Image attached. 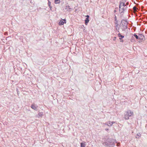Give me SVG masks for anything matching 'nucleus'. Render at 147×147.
<instances>
[{"mask_svg": "<svg viewBox=\"0 0 147 147\" xmlns=\"http://www.w3.org/2000/svg\"><path fill=\"white\" fill-rule=\"evenodd\" d=\"M126 5L123 2H120L119 6V11L121 13L123 12L127 8Z\"/></svg>", "mask_w": 147, "mask_h": 147, "instance_id": "obj_1", "label": "nucleus"}, {"mask_svg": "<svg viewBox=\"0 0 147 147\" xmlns=\"http://www.w3.org/2000/svg\"><path fill=\"white\" fill-rule=\"evenodd\" d=\"M133 115V112L130 110H128L125 112L124 117L125 119H128L129 117L132 116Z\"/></svg>", "mask_w": 147, "mask_h": 147, "instance_id": "obj_2", "label": "nucleus"}, {"mask_svg": "<svg viewBox=\"0 0 147 147\" xmlns=\"http://www.w3.org/2000/svg\"><path fill=\"white\" fill-rule=\"evenodd\" d=\"M121 23L122 26H123V28L122 29V30H125V29L127 28V22L125 20H123L121 21Z\"/></svg>", "mask_w": 147, "mask_h": 147, "instance_id": "obj_3", "label": "nucleus"}, {"mask_svg": "<svg viewBox=\"0 0 147 147\" xmlns=\"http://www.w3.org/2000/svg\"><path fill=\"white\" fill-rule=\"evenodd\" d=\"M115 123V122L114 121L111 122L110 121H109L108 122H106L105 123V124L109 126H111L112 125L113 123Z\"/></svg>", "mask_w": 147, "mask_h": 147, "instance_id": "obj_4", "label": "nucleus"}, {"mask_svg": "<svg viewBox=\"0 0 147 147\" xmlns=\"http://www.w3.org/2000/svg\"><path fill=\"white\" fill-rule=\"evenodd\" d=\"M37 106L34 103H33L31 106V107L33 109L36 111L37 108Z\"/></svg>", "mask_w": 147, "mask_h": 147, "instance_id": "obj_5", "label": "nucleus"}, {"mask_svg": "<svg viewBox=\"0 0 147 147\" xmlns=\"http://www.w3.org/2000/svg\"><path fill=\"white\" fill-rule=\"evenodd\" d=\"M66 22V21L65 20L63 19L62 20L60 21L59 22V24L60 25H63L64 24V23H65Z\"/></svg>", "mask_w": 147, "mask_h": 147, "instance_id": "obj_6", "label": "nucleus"}, {"mask_svg": "<svg viewBox=\"0 0 147 147\" xmlns=\"http://www.w3.org/2000/svg\"><path fill=\"white\" fill-rule=\"evenodd\" d=\"M43 116V114L42 113L39 112L38 114V118H39L40 117H42Z\"/></svg>", "mask_w": 147, "mask_h": 147, "instance_id": "obj_7", "label": "nucleus"}, {"mask_svg": "<svg viewBox=\"0 0 147 147\" xmlns=\"http://www.w3.org/2000/svg\"><path fill=\"white\" fill-rule=\"evenodd\" d=\"M139 38L140 39L143 40L144 38V36L143 35L140 34L139 35Z\"/></svg>", "mask_w": 147, "mask_h": 147, "instance_id": "obj_8", "label": "nucleus"}, {"mask_svg": "<svg viewBox=\"0 0 147 147\" xmlns=\"http://www.w3.org/2000/svg\"><path fill=\"white\" fill-rule=\"evenodd\" d=\"M85 24H86V25L87 24L88 22H89V19L88 18H86V20H85Z\"/></svg>", "mask_w": 147, "mask_h": 147, "instance_id": "obj_9", "label": "nucleus"}, {"mask_svg": "<svg viewBox=\"0 0 147 147\" xmlns=\"http://www.w3.org/2000/svg\"><path fill=\"white\" fill-rule=\"evenodd\" d=\"M71 9L70 7L68 5L66 6L65 7V9H67V10H68L69 9Z\"/></svg>", "mask_w": 147, "mask_h": 147, "instance_id": "obj_10", "label": "nucleus"}, {"mask_svg": "<svg viewBox=\"0 0 147 147\" xmlns=\"http://www.w3.org/2000/svg\"><path fill=\"white\" fill-rule=\"evenodd\" d=\"M81 147H85V144L82 142L81 144Z\"/></svg>", "mask_w": 147, "mask_h": 147, "instance_id": "obj_11", "label": "nucleus"}, {"mask_svg": "<svg viewBox=\"0 0 147 147\" xmlns=\"http://www.w3.org/2000/svg\"><path fill=\"white\" fill-rule=\"evenodd\" d=\"M118 36L119 37H121V38H123L124 37L121 34L119 33L118 34Z\"/></svg>", "mask_w": 147, "mask_h": 147, "instance_id": "obj_12", "label": "nucleus"}, {"mask_svg": "<svg viewBox=\"0 0 147 147\" xmlns=\"http://www.w3.org/2000/svg\"><path fill=\"white\" fill-rule=\"evenodd\" d=\"M59 0H55V3L56 4L59 3Z\"/></svg>", "mask_w": 147, "mask_h": 147, "instance_id": "obj_13", "label": "nucleus"}, {"mask_svg": "<svg viewBox=\"0 0 147 147\" xmlns=\"http://www.w3.org/2000/svg\"><path fill=\"white\" fill-rule=\"evenodd\" d=\"M134 36L137 39H138L139 38V36L136 34H135L134 35Z\"/></svg>", "mask_w": 147, "mask_h": 147, "instance_id": "obj_14", "label": "nucleus"}, {"mask_svg": "<svg viewBox=\"0 0 147 147\" xmlns=\"http://www.w3.org/2000/svg\"><path fill=\"white\" fill-rule=\"evenodd\" d=\"M137 135L138 136L140 137L141 136V135L140 133H139L137 134Z\"/></svg>", "mask_w": 147, "mask_h": 147, "instance_id": "obj_15", "label": "nucleus"}, {"mask_svg": "<svg viewBox=\"0 0 147 147\" xmlns=\"http://www.w3.org/2000/svg\"><path fill=\"white\" fill-rule=\"evenodd\" d=\"M133 9L134 10V11H135L136 9V7H134Z\"/></svg>", "mask_w": 147, "mask_h": 147, "instance_id": "obj_16", "label": "nucleus"}, {"mask_svg": "<svg viewBox=\"0 0 147 147\" xmlns=\"http://www.w3.org/2000/svg\"><path fill=\"white\" fill-rule=\"evenodd\" d=\"M116 39V37H113V40H115Z\"/></svg>", "mask_w": 147, "mask_h": 147, "instance_id": "obj_17", "label": "nucleus"}, {"mask_svg": "<svg viewBox=\"0 0 147 147\" xmlns=\"http://www.w3.org/2000/svg\"><path fill=\"white\" fill-rule=\"evenodd\" d=\"M86 16V17H87V18H88V19H89V16H88V15H87V16Z\"/></svg>", "mask_w": 147, "mask_h": 147, "instance_id": "obj_18", "label": "nucleus"}, {"mask_svg": "<svg viewBox=\"0 0 147 147\" xmlns=\"http://www.w3.org/2000/svg\"><path fill=\"white\" fill-rule=\"evenodd\" d=\"M48 4H49V7H50V3H49H49H48Z\"/></svg>", "mask_w": 147, "mask_h": 147, "instance_id": "obj_19", "label": "nucleus"}, {"mask_svg": "<svg viewBox=\"0 0 147 147\" xmlns=\"http://www.w3.org/2000/svg\"><path fill=\"white\" fill-rule=\"evenodd\" d=\"M129 4V3H128V2H127L126 3V4H125V5H126V6L127 5H128Z\"/></svg>", "mask_w": 147, "mask_h": 147, "instance_id": "obj_20", "label": "nucleus"}, {"mask_svg": "<svg viewBox=\"0 0 147 147\" xmlns=\"http://www.w3.org/2000/svg\"><path fill=\"white\" fill-rule=\"evenodd\" d=\"M105 130H106V131H107L108 130V129H105Z\"/></svg>", "mask_w": 147, "mask_h": 147, "instance_id": "obj_21", "label": "nucleus"}, {"mask_svg": "<svg viewBox=\"0 0 147 147\" xmlns=\"http://www.w3.org/2000/svg\"><path fill=\"white\" fill-rule=\"evenodd\" d=\"M121 38H121H119V39H120V40H121V38Z\"/></svg>", "mask_w": 147, "mask_h": 147, "instance_id": "obj_22", "label": "nucleus"}, {"mask_svg": "<svg viewBox=\"0 0 147 147\" xmlns=\"http://www.w3.org/2000/svg\"><path fill=\"white\" fill-rule=\"evenodd\" d=\"M118 30H119V29H118Z\"/></svg>", "mask_w": 147, "mask_h": 147, "instance_id": "obj_23", "label": "nucleus"}]
</instances>
